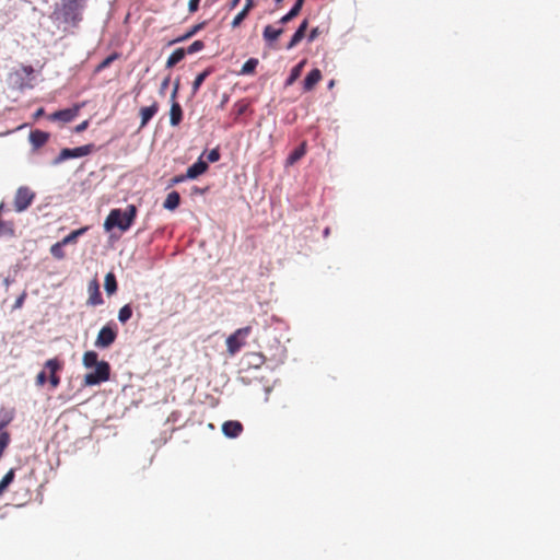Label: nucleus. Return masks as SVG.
<instances>
[{
    "label": "nucleus",
    "instance_id": "1",
    "mask_svg": "<svg viewBox=\"0 0 560 560\" xmlns=\"http://www.w3.org/2000/svg\"><path fill=\"white\" fill-rule=\"evenodd\" d=\"M88 0H58L49 18L56 28L63 34H73L83 21Z\"/></svg>",
    "mask_w": 560,
    "mask_h": 560
},
{
    "label": "nucleus",
    "instance_id": "2",
    "mask_svg": "<svg viewBox=\"0 0 560 560\" xmlns=\"http://www.w3.org/2000/svg\"><path fill=\"white\" fill-rule=\"evenodd\" d=\"M82 364L85 369L95 368L93 372L86 373L83 378L85 386H94L107 382L110 377V365L107 361H100L97 352L85 351L82 357Z\"/></svg>",
    "mask_w": 560,
    "mask_h": 560
},
{
    "label": "nucleus",
    "instance_id": "3",
    "mask_svg": "<svg viewBox=\"0 0 560 560\" xmlns=\"http://www.w3.org/2000/svg\"><path fill=\"white\" fill-rule=\"evenodd\" d=\"M137 215V208L135 205H128L122 212L120 209H113L104 222V229L110 231L118 228L120 231H127L133 223Z\"/></svg>",
    "mask_w": 560,
    "mask_h": 560
},
{
    "label": "nucleus",
    "instance_id": "4",
    "mask_svg": "<svg viewBox=\"0 0 560 560\" xmlns=\"http://www.w3.org/2000/svg\"><path fill=\"white\" fill-rule=\"evenodd\" d=\"M252 331L250 326L238 328L226 338V350L231 355L237 353L245 345V340Z\"/></svg>",
    "mask_w": 560,
    "mask_h": 560
},
{
    "label": "nucleus",
    "instance_id": "5",
    "mask_svg": "<svg viewBox=\"0 0 560 560\" xmlns=\"http://www.w3.org/2000/svg\"><path fill=\"white\" fill-rule=\"evenodd\" d=\"M94 149L93 144H85L73 149H62L59 155L55 159V164L62 163L69 159H77L89 155Z\"/></svg>",
    "mask_w": 560,
    "mask_h": 560
},
{
    "label": "nucleus",
    "instance_id": "6",
    "mask_svg": "<svg viewBox=\"0 0 560 560\" xmlns=\"http://www.w3.org/2000/svg\"><path fill=\"white\" fill-rule=\"evenodd\" d=\"M117 338V329L113 328L110 325H106L101 328L95 339V347L100 349L109 348Z\"/></svg>",
    "mask_w": 560,
    "mask_h": 560
},
{
    "label": "nucleus",
    "instance_id": "7",
    "mask_svg": "<svg viewBox=\"0 0 560 560\" xmlns=\"http://www.w3.org/2000/svg\"><path fill=\"white\" fill-rule=\"evenodd\" d=\"M35 198V194L28 187H20L14 197V209L18 212L26 210Z\"/></svg>",
    "mask_w": 560,
    "mask_h": 560
},
{
    "label": "nucleus",
    "instance_id": "8",
    "mask_svg": "<svg viewBox=\"0 0 560 560\" xmlns=\"http://www.w3.org/2000/svg\"><path fill=\"white\" fill-rule=\"evenodd\" d=\"M80 107L81 106L77 105L73 108L57 110L54 114H51L49 118L51 120H60L63 122L72 121L78 116Z\"/></svg>",
    "mask_w": 560,
    "mask_h": 560
},
{
    "label": "nucleus",
    "instance_id": "9",
    "mask_svg": "<svg viewBox=\"0 0 560 560\" xmlns=\"http://www.w3.org/2000/svg\"><path fill=\"white\" fill-rule=\"evenodd\" d=\"M222 432L226 438L235 439L243 432V424L236 420H229L222 424Z\"/></svg>",
    "mask_w": 560,
    "mask_h": 560
},
{
    "label": "nucleus",
    "instance_id": "10",
    "mask_svg": "<svg viewBox=\"0 0 560 560\" xmlns=\"http://www.w3.org/2000/svg\"><path fill=\"white\" fill-rule=\"evenodd\" d=\"M159 103L153 101L150 106L141 107L139 110V115L141 118L140 128H143L148 125V122L152 119V117L159 112Z\"/></svg>",
    "mask_w": 560,
    "mask_h": 560
},
{
    "label": "nucleus",
    "instance_id": "11",
    "mask_svg": "<svg viewBox=\"0 0 560 560\" xmlns=\"http://www.w3.org/2000/svg\"><path fill=\"white\" fill-rule=\"evenodd\" d=\"M322 80V72L319 69H313L305 77L303 81V90L305 92L312 91L315 85Z\"/></svg>",
    "mask_w": 560,
    "mask_h": 560
},
{
    "label": "nucleus",
    "instance_id": "12",
    "mask_svg": "<svg viewBox=\"0 0 560 560\" xmlns=\"http://www.w3.org/2000/svg\"><path fill=\"white\" fill-rule=\"evenodd\" d=\"M208 170V164L202 161L198 160L196 163H194L191 166L187 168V172L185 174V177H188L189 179L197 178L201 174H203Z\"/></svg>",
    "mask_w": 560,
    "mask_h": 560
},
{
    "label": "nucleus",
    "instance_id": "13",
    "mask_svg": "<svg viewBox=\"0 0 560 560\" xmlns=\"http://www.w3.org/2000/svg\"><path fill=\"white\" fill-rule=\"evenodd\" d=\"M307 26H308V23H307V20H304L299 28L295 31V33L293 34L291 40L289 42V44L287 45V49H292L293 47H295L305 36V32L307 30Z\"/></svg>",
    "mask_w": 560,
    "mask_h": 560
},
{
    "label": "nucleus",
    "instance_id": "14",
    "mask_svg": "<svg viewBox=\"0 0 560 560\" xmlns=\"http://www.w3.org/2000/svg\"><path fill=\"white\" fill-rule=\"evenodd\" d=\"M183 120V109L178 102H173L170 109V124L175 127Z\"/></svg>",
    "mask_w": 560,
    "mask_h": 560
},
{
    "label": "nucleus",
    "instance_id": "15",
    "mask_svg": "<svg viewBox=\"0 0 560 560\" xmlns=\"http://www.w3.org/2000/svg\"><path fill=\"white\" fill-rule=\"evenodd\" d=\"M89 290H90V296H89L88 303L93 305V306L101 305L103 303V299H102V295L100 293L97 282L94 281L90 285Z\"/></svg>",
    "mask_w": 560,
    "mask_h": 560
},
{
    "label": "nucleus",
    "instance_id": "16",
    "mask_svg": "<svg viewBox=\"0 0 560 560\" xmlns=\"http://www.w3.org/2000/svg\"><path fill=\"white\" fill-rule=\"evenodd\" d=\"M306 60L304 59L291 69L290 75L285 80V86L292 85L300 78Z\"/></svg>",
    "mask_w": 560,
    "mask_h": 560
},
{
    "label": "nucleus",
    "instance_id": "17",
    "mask_svg": "<svg viewBox=\"0 0 560 560\" xmlns=\"http://www.w3.org/2000/svg\"><path fill=\"white\" fill-rule=\"evenodd\" d=\"M180 202V196L177 191H171L164 200L163 207L167 210H175Z\"/></svg>",
    "mask_w": 560,
    "mask_h": 560
},
{
    "label": "nucleus",
    "instance_id": "18",
    "mask_svg": "<svg viewBox=\"0 0 560 560\" xmlns=\"http://www.w3.org/2000/svg\"><path fill=\"white\" fill-rule=\"evenodd\" d=\"M282 33H283V28H275L271 25H267L264 28L262 36H264V39L267 42H275L282 35Z\"/></svg>",
    "mask_w": 560,
    "mask_h": 560
},
{
    "label": "nucleus",
    "instance_id": "19",
    "mask_svg": "<svg viewBox=\"0 0 560 560\" xmlns=\"http://www.w3.org/2000/svg\"><path fill=\"white\" fill-rule=\"evenodd\" d=\"M44 368L49 372V375H58L57 373L62 370L63 363L58 358H52L45 362Z\"/></svg>",
    "mask_w": 560,
    "mask_h": 560
},
{
    "label": "nucleus",
    "instance_id": "20",
    "mask_svg": "<svg viewBox=\"0 0 560 560\" xmlns=\"http://www.w3.org/2000/svg\"><path fill=\"white\" fill-rule=\"evenodd\" d=\"M30 140L35 147H42L48 141V133L40 130L32 131Z\"/></svg>",
    "mask_w": 560,
    "mask_h": 560
},
{
    "label": "nucleus",
    "instance_id": "21",
    "mask_svg": "<svg viewBox=\"0 0 560 560\" xmlns=\"http://www.w3.org/2000/svg\"><path fill=\"white\" fill-rule=\"evenodd\" d=\"M186 51L184 48L175 49L171 56L167 58L166 67L172 68L180 62L185 58Z\"/></svg>",
    "mask_w": 560,
    "mask_h": 560
},
{
    "label": "nucleus",
    "instance_id": "22",
    "mask_svg": "<svg viewBox=\"0 0 560 560\" xmlns=\"http://www.w3.org/2000/svg\"><path fill=\"white\" fill-rule=\"evenodd\" d=\"M104 288L107 294L112 295L117 291V281L113 272H108L105 276Z\"/></svg>",
    "mask_w": 560,
    "mask_h": 560
},
{
    "label": "nucleus",
    "instance_id": "23",
    "mask_svg": "<svg viewBox=\"0 0 560 560\" xmlns=\"http://www.w3.org/2000/svg\"><path fill=\"white\" fill-rule=\"evenodd\" d=\"M211 74V69L208 68L201 73H199L194 82H192V93L196 94L198 90L200 89L201 84L205 82V80Z\"/></svg>",
    "mask_w": 560,
    "mask_h": 560
},
{
    "label": "nucleus",
    "instance_id": "24",
    "mask_svg": "<svg viewBox=\"0 0 560 560\" xmlns=\"http://www.w3.org/2000/svg\"><path fill=\"white\" fill-rule=\"evenodd\" d=\"M15 477V471L11 468L0 480V495L8 489V487L13 482Z\"/></svg>",
    "mask_w": 560,
    "mask_h": 560
},
{
    "label": "nucleus",
    "instance_id": "25",
    "mask_svg": "<svg viewBox=\"0 0 560 560\" xmlns=\"http://www.w3.org/2000/svg\"><path fill=\"white\" fill-rule=\"evenodd\" d=\"M306 144L302 143L299 148H296L288 158V164L292 165L298 162L302 156H304L306 149Z\"/></svg>",
    "mask_w": 560,
    "mask_h": 560
},
{
    "label": "nucleus",
    "instance_id": "26",
    "mask_svg": "<svg viewBox=\"0 0 560 560\" xmlns=\"http://www.w3.org/2000/svg\"><path fill=\"white\" fill-rule=\"evenodd\" d=\"M258 66V59L256 58H249L243 66L240 71L241 74H253L256 70V67Z\"/></svg>",
    "mask_w": 560,
    "mask_h": 560
},
{
    "label": "nucleus",
    "instance_id": "27",
    "mask_svg": "<svg viewBox=\"0 0 560 560\" xmlns=\"http://www.w3.org/2000/svg\"><path fill=\"white\" fill-rule=\"evenodd\" d=\"M86 230H88V228H81V229L72 231L70 234H68L67 236H65L61 240L62 244L68 245L71 243H75L78 237L80 235L84 234L86 232Z\"/></svg>",
    "mask_w": 560,
    "mask_h": 560
},
{
    "label": "nucleus",
    "instance_id": "28",
    "mask_svg": "<svg viewBox=\"0 0 560 560\" xmlns=\"http://www.w3.org/2000/svg\"><path fill=\"white\" fill-rule=\"evenodd\" d=\"M206 26V22H201L199 24L194 25L189 31H187L183 36L177 38L175 42H184L192 37L199 31H201Z\"/></svg>",
    "mask_w": 560,
    "mask_h": 560
},
{
    "label": "nucleus",
    "instance_id": "29",
    "mask_svg": "<svg viewBox=\"0 0 560 560\" xmlns=\"http://www.w3.org/2000/svg\"><path fill=\"white\" fill-rule=\"evenodd\" d=\"M248 107H249V102L247 100H241V101L236 102L233 107L235 118H238L242 115H244L246 113V110L248 109Z\"/></svg>",
    "mask_w": 560,
    "mask_h": 560
},
{
    "label": "nucleus",
    "instance_id": "30",
    "mask_svg": "<svg viewBox=\"0 0 560 560\" xmlns=\"http://www.w3.org/2000/svg\"><path fill=\"white\" fill-rule=\"evenodd\" d=\"M132 316V308L129 304L124 305L118 312V320L122 324L127 323Z\"/></svg>",
    "mask_w": 560,
    "mask_h": 560
},
{
    "label": "nucleus",
    "instance_id": "31",
    "mask_svg": "<svg viewBox=\"0 0 560 560\" xmlns=\"http://www.w3.org/2000/svg\"><path fill=\"white\" fill-rule=\"evenodd\" d=\"M250 9H247L246 7L243 8V10L241 12H238L235 18L233 19L231 25L233 28H236L238 27L242 22L247 18L248 13H249Z\"/></svg>",
    "mask_w": 560,
    "mask_h": 560
},
{
    "label": "nucleus",
    "instance_id": "32",
    "mask_svg": "<svg viewBox=\"0 0 560 560\" xmlns=\"http://www.w3.org/2000/svg\"><path fill=\"white\" fill-rule=\"evenodd\" d=\"M118 58V54L114 52L112 55H109L108 57H106L102 62H100L96 68H95V72H101L103 71L104 69H106L107 67H109L112 65V62L114 60H116Z\"/></svg>",
    "mask_w": 560,
    "mask_h": 560
},
{
    "label": "nucleus",
    "instance_id": "33",
    "mask_svg": "<svg viewBox=\"0 0 560 560\" xmlns=\"http://www.w3.org/2000/svg\"><path fill=\"white\" fill-rule=\"evenodd\" d=\"M63 246H66L65 244H62V242H57L56 244H54L51 247H50V253L51 255L57 258V259H63L65 258V252H63Z\"/></svg>",
    "mask_w": 560,
    "mask_h": 560
},
{
    "label": "nucleus",
    "instance_id": "34",
    "mask_svg": "<svg viewBox=\"0 0 560 560\" xmlns=\"http://www.w3.org/2000/svg\"><path fill=\"white\" fill-rule=\"evenodd\" d=\"M205 48V43L202 40H195L191 45L185 49L186 54L192 55L195 52H198Z\"/></svg>",
    "mask_w": 560,
    "mask_h": 560
},
{
    "label": "nucleus",
    "instance_id": "35",
    "mask_svg": "<svg viewBox=\"0 0 560 560\" xmlns=\"http://www.w3.org/2000/svg\"><path fill=\"white\" fill-rule=\"evenodd\" d=\"M303 3H304V0H296L295 4L289 11L290 16H292L294 19L300 13Z\"/></svg>",
    "mask_w": 560,
    "mask_h": 560
},
{
    "label": "nucleus",
    "instance_id": "36",
    "mask_svg": "<svg viewBox=\"0 0 560 560\" xmlns=\"http://www.w3.org/2000/svg\"><path fill=\"white\" fill-rule=\"evenodd\" d=\"M303 3H304V0H296L295 4L289 11L290 16H292L294 19L300 13Z\"/></svg>",
    "mask_w": 560,
    "mask_h": 560
},
{
    "label": "nucleus",
    "instance_id": "37",
    "mask_svg": "<svg viewBox=\"0 0 560 560\" xmlns=\"http://www.w3.org/2000/svg\"><path fill=\"white\" fill-rule=\"evenodd\" d=\"M26 296H27L26 291H23V292L19 295V298L16 299L15 303L13 304L12 310H20V308L23 306V304H24V302H25Z\"/></svg>",
    "mask_w": 560,
    "mask_h": 560
},
{
    "label": "nucleus",
    "instance_id": "38",
    "mask_svg": "<svg viewBox=\"0 0 560 560\" xmlns=\"http://www.w3.org/2000/svg\"><path fill=\"white\" fill-rule=\"evenodd\" d=\"M208 161L211 162V163H214L217 161H219L220 159V152L218 149H213L209 152L208 156H207Z\"/></svg>",
    "mask_w": 560,
    "mask_h": 560
},
{
    "label": "nucleus",
    "instance_id": "39",
    "mask_svg": "<svg viewBox=\"0 0 560 560\" xmlns=\"http://www.w3.org/2000/svg\"><path fill=\"white\" fill-rule=\"evenodd\" d=\"M47 381V376H46V372L45 371H42L37 374L36 376V385L37 386H43Z\"/></svg>",
    "mask_w": 560,
    "mask_h": 560
},
{
    "label": "nucleus",
    "instance_id": "40",
    "mask_svg": "<svg viewBox=\"0 0 560 560\" xmlns=\"http://www.w3.org/2000/svg\"><path fill=\"white\" fill-rule=\"evenodd\" d=\"M200 0H189L188 10L189 12H196L199 8Z\"/></svg>",
    "mask_w": 560,
    "mask_h": 560
},
{
    "label": "nucleus",
    "instance_id": "41",
    "mask_svg": "<svg viewBox=\"0 0 560 560\" xmlns=\"http://www.w3.org/2000/svg\"><path fill=\"white\" fill-rule=\"evenodd\" d=\"M49 383L52 388H56L60 384V377L58 375H49Z\"/></svg>",
    "mask_w": 560,
    "mask_h": 560
},
{
    "label": "nucleus",
    "instance_id": "42",
    "mask_svg": "<svg viewBox=\"0 0 560 560\" xmlns=\"http://www.w3.org/2000/svg\"><path fill=\"white\" fill-rule=\"evenodd\" d=\"M188 179V177H185V174H182V175H177V176H174L172 179H171V184L172 185H176V184H179L184 180Z\"/></svg>",
    "mask_w": 560,
    "mask_h": 560
},
{
    "label": "nucleus",
    "instance_id": "43",
    "mask_svg": "<svg viewBox=\"0 0 560 560\" xmlns=\"http://www.w3.org/2000/svg\"><path fill=\"white\" fill-rule=\"evenodd\" d=\"M170 81H171V78L170 77H166L162 83H161V88H160V93L161 94H164L165 90L167 89L168 84H170Z\"/></svg>",
    "mask_w": 560,
    "mask_h": 560
},
{
    "label": "nucleus",
    "instance_id": "44",
    "mask_svg": "<svg viewBox=\"0 0 560 560\" xmlns=\"http://www.w3.org/2000/svg\"><path fill=\"white\" fill-rule=\"evenodd\" d=\"M178 88H179V82L177 81L174 85V89L172 91V94H171V101L172 103L173 102H176V96H177V93H178Z\"/></svg>",
    "mask_w": 560,
    "mask_h": 560
},
{
    "label": "nucleus",
    "instance_id": "45",
    "mask_svg": "<svg viewBox=\"0 0 560 560\" xmlns=\"http://www.w3.org/2000/svg\"><path fill=\"white\" fill-rule=\"evenodd\" d=\"M89 126V120H84L75 127V132L84 131Z\"/></svg>",
    "mask_w": 560,
    "mask_h": 560
},
{
    "label": "nucleus",
    "instance_id": "46",
    "mask_svg": "<svg viewBox=\"0 0 560 560\" xmlns=\"http://www.w3.org/2000/svg\"><path fill=\"white\" fill-rule=\"evenodd\" d=\"M318 35V28L315 27L313 28L311 32H310V35H308V40L310 42H313Z\"/></svg>",
    "mask_w": 560,
    "mask_h": 560
},
{
    "label": "nucleus",
    "instance_id": "47",
    "mask_svg": "<svg viewBox=\"0 0 560 560\" xmlns=\"http://www.w3.org/2000/svg\"><path fill=\"white\" fill-rule=\"evenodd\" d=\"M292 19H293V18H292V16H290V13L288 12L285 15H283V16L280 19V21H279V22H280V23H282V24H285V23H288L289 21H291Z\"/></svg>",
    "mask_w": 560,
    "mask_h": 560
},
{
    "label": "nucleus",
    "instance_id": "48",
    "mask_svg": "<svg viewBox=\"0 0 560 560\" xmlns=\"http://www.w3.org/2000/svg\"><path fill=\"white\" fill-rule=\"evenodd\" d=\"M45 114V109L43 107L38 108L35 113H34V118L35 119H38L39 117L44 116Z\"/></svg>",
    "mask_w": 560,
    "mask_h": 560
},
{
    "label": "nucleus",
    "instance_id": "49",
    "mask_svg": "<svg viewBox=\"0 0 560 560\" xmlns=\"http://www.w3.org/2000/svg\"><path fill=\"white\" fill-rule=\"evenodd\" d=\"M241 0H232L229 4V8L230 10H233L234 8H236L238 5Z\"/></svg>",
    "mask_w": 560,
    "mask_h": 560
},
{
    "label": "nucleus",
    "instance_id": "50",
    "mask_svg": "<svg viewBox=\"0 0 560 560\" xmlns=\"http://www.w3.org/2000/svg\"><path fill=\"white\" fill-rule=\"evenodd\" d=\"M245 7L252 10L255 7L254 0H246Z\"/></svg>",
    "mask_w": 560,
    "mask_h": 560
},
{
    "label": "nucleus",
    "instance_id": "51",
    "mask_svg": "<svg viewBox=\"0 0 560 560\" xmlns=\"http://www.w3.org/2000/svg\"><path fill=\"white\" fill-rule=\"evenodd\" d=\"M335 82L334 80H331L329 83H328V89H331L334 86Z\"/></svg>",
    "mask_w": 560,
    "mask_h": 560
},
{
    "label": "nucleus",
    "instance_id": "52",
    "mask_svg": "<svg viewBox=\"0 0 560 560\" xmlns=\"http://www.w3.org/2000/svg\"><path fill=\"white\" fill-rule=\"evenodd\" d=\"M324 234H325V236H327L329 234V229L328 228L325 229Z\"/></svg>",
    "mask_w": 560,
    "mask_h": 560
},
{
    "label": "nucleus",
    "instance_id": "53",
    "mask_svg": "<svg viewBox=\"0 0 560 560\" xmlns=\"http://www.w3.org/2000/svg\"><path fill=\"white\" fill-rule=\"evenodd\" d=\"M283 0H276L277 4H280Z\"/></svg>",
    "mask_w": 560,
    "mask_h": 560
},
{
    "label": "nucleus",
    "instance_id": "54",
    "mask_svg": "<svg viewBox=\"0 0 560 560\" xmlns=\"http://www.w3.org/2000/svg\"><path fill=\"white\" fill-rule=\"evenodd\" d=\"M211 2H217L218 0H210Z\"/></svg>",
    "mask_w": 560,
    "mask_h": 560
}]
</instances>
